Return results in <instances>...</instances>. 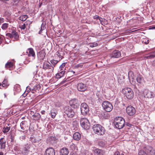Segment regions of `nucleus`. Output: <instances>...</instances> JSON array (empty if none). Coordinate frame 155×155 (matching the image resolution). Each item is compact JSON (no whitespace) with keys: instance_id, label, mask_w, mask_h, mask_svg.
Masks as SVG:
<instances>
[{"instance_id":"nucleus-1","label":"nucleus","mask_w":155,"mask_h":155,"mask_svg":"<svg viewBox=\"0 0 155 155\" xmlns=\"http://www.w3.org/2000/svg\"><path fill=\"white\" fill-rule=\"evenodd\" d=\"M92 129L94 132L99 135H102L104 134L105 130L104 127L99 124L94 125Z\"/></svg>"},{"instance_id":"nucleus-2","label":"nucleus","mask_w":155,"mask_h":155,"mask_svg":"<svg viewBox=\"0 0 155 155\" xmlns=\"http://www.w3.org/2000/svg\"><path fill=\"white\" fill-rule=\"evenodd\" d=\"M122 92L128 99L131 100L134 97V92L130 88L127 87L123 89L122 91Z\"/></svg>"},{"instance_id":"nucleus-3","label":"nucleus","mask_w":155,"mask_h":155,"mask_svg":"<svg viewBox=\"0 0 155 155\" xmlns=\"http://www.w3.org/2000/svg\"><path fill=\"white\" fill-rule=\"evenodd\" d=\"M114 123L116 128L121 129L124 126L125 121L123 118L121 117H118L116 118Z\"/></svg>"},{"instance_id":"nucleus-4","label":"nucleus","mask_w":155,"mask_h":155,"mask_svg":"<svg viewBox=\"0 0 155 155\" xmlns=\"http://www.w3.org/2000/svg\"><path fill=\"white\" fill-rule=\"evenodd\" d=\"M64 113L66 114L67 116L69 118L73 117L75 115L74 112L71 107L67 106L64 108Z\"/></svg>"},{"instance_id":"nucleus-5","label":"nucleus","mask_w":155,"mask_h":155,"mask_svg":"<svg viewBox=\"0 0 155 155\" xmlns=\"http://www.w3.org/2000/svg\"><path fill=\"white\" fill-rule=\"evenodd\" d=\"M80 124L82 127L86 130L89 129L90 124L88 120L86 118H83L80 119Z\"/></svg>"},{"instance_id":"nucleus-6","label":"nucleus","mask_w":155,"mask_h":155,"mask_svg":"<svg viewBox=\"0 0 155 155\" xmlns=\"http://www.w3.org/2000/svg\"><path fill=\"white\" fill-rule=\"evenodd\" d=\"M80 109L81 114L84 116L87 115L89 111V106L86 103L84 102L81 104Z\"/></svg>"},{"instance_id":"nucleus-7","label":"nucleus","mask_w":155,"mask_h":155,"mask_svg":"<svg viewBox=\"0 0 155 155\" xmlns=\"http://www.w3.org/2000/svg\"><path fill=\"white\" fill-rule=\"evenodd\" d=\"M103 109L107 112H110L113 109V106L111 103L108 101H104L102 103Z\"/></svg>"},{"instance_id":"nucleus-8","label":"nucleus","mask_w":155,"mask_h":155,"mask_svg":"<svg viewBox=\"0 0 155 155\" xmlns=\"http://www.w3.org/2000/svg\"><path fill=\"white\" fill-rule=\"evenodd\" d=\"M87 85L82 83H79L77 84V89L79 91H85L87 90Z\"/></svg>"},{"instance_id":"nucleus-9","label":"nucleus","mask_w":155,"mask_h":155,"mask_svg":"<svg viewBox=\"0 0 155 155\" xmlns=\"http://www.w3.org/2000/svg\"><path fill=\"white\" fill-rule=\"evenodd\" d=\"M126 111L127 114L130 116L133 115L136 112L135 108L131 106H128L126 108Z\"/></svg>"},{"instance_id":"nucleus-10","label":"nucleus","mask_w":155,"mask_h":155,"mask_svg":"<svg viewBox=\"0 0 155 155\" xmlns=\"http://www.w3.org/2000/svg\"><path fill=\"white\" fill-rule=\"evenodd\" d=\"M144 95L145 97L148 98H153L155 96L154 93L149 90H146L144 92Z\"/></svg>"},{"instance_id":"nucleus-11","label":"nucleus","mask_w":155,"mask_h":155,"mask_svg":"<svg viewBox=\"0 0 155 155\" xmlns=\"http://www.w3.org/2000/svg\"><path fill=\"white\" fill-rule=\"evenodd\" d=\"M31 87L30 89L32 91H36L39 90L40 89V86L39 84L36 83L35 82L33 81L30 84Z\"/></svg>"},{"instance_id":"nucleus-12","label":"nucleus","mask_w":155,"mask_h":155,"mask_svg":"<svg viewBox=\"0 0 155 155\" xmlns=\"http://www.w3.org/2000/svg\"><path fill=\"white\" fill-rule=\"evenodd\" d=\"M45 55L46 53L45 49H42L37 53L38 58L40 61L43 60L44 59Z\"/></svg>"},{"instance_id":"nucleus-13","label":"nucleus","mask_w":155,"mask_h":155,"mask_svg":"<svg viewBox=\"0 0 155 155\" xmlns=\"http://www.w3.org/2000/svg\"><path fill=\"white\" fill-rule=\"evenodd\" d=\"M30 145L27 143L25 144L22 149V153L24 155H27L29 152Z\"/></svg>"},{"instance_id":"nucleus-14","label":"nucleus","mask_w":155,"mask_h":155,"mask_svg":"<svg viewBox=\"0 0 155 155\" xmlns=\"http://www.w3.org/2000/svg\"><path fill=\"white\" fill-rule=\"evenodd\" d=\"M121 55L120 52L118 50L114 51L110 54V57L111 58H118Z\"/></svg>"},{"instance_id":"nucleus-15","label":"nucleus","mask_w":155,"mask_h":155,"mask_svg":"<svg viewBox=\"0 0 155 155\" xmlns=\"http://www.w3.org/2000/svg\"><path fill=\"white\" fill-rule=\"evenodd\" d=\"M70 105L72 107L75 108L79 105L78 100L76 99H74L69 101Z\"/></svg>"},{"instance_id":"nucleus-16","label":"nucleus","mask_w":155,"mask_h":155,"mask_svg":"<svg viewBox=\"0 0 155 155\" xmlns=\"http://www.w3.org/2000/svg\"><path fill=\"white\" fill-rule=\"evenodd\" d=\"M45 155H55L54 150L52 148H48L45 150Z\"/></svg>"},{"instance_id":"nucleus-17","label":"nucleus","mask_w":155,"mask_h":155,"mask_svg":"<svg viewBox=\"0 0 155 155\" xmlns=\"http://www.w3.org/2000/svg\"><path fill=\"white\" fill-rule=\"evenodd\" d=\"M94 153L97 155H104L105 152L104 150L99 149L98 148H96L93 150Z\"/></svg>"},{"instance_id":"nucleus-18","label":"nucleus","mask_w":155,"mask_h":155,"mask_svg":"<svg viewBox=\"0 0 155 155\" xmlns=\"http://www.w3.org/2000/svg\"><path fill=\"white\" fill-rule=\"evenodd\" d=\"M69 153L68 149L65 147L62 148L60 151V153L61 155H68Z\"/></svg>"},{"instance_id":"nucleus-19","label":"nucleus","mask_w":155,"mask_h":155,"mask_svg":"<svg viewBox=\"0 0 155 155\" xmlns=\"http://www.w3.org/2000/svg\"><path fill=\"white\" fill-rule=\"evenodd\" d=\"M28 52H27V53H28V55L29 57H32L34 59L35 58V54L34 51L33 49L31 48H29L28 49Z\"/></svg>"},{"instance_id":"nucleus-20","label":"nucleus","mask_w":155,"mask_h":155,"mask_svg":"<svg viewBox=\"0 0 155 155\" xmlns=\"http://www.w3.org/2000/svg\"><path fill=\"white\" fill-rule=\"evenodd\" d=\"M4 138H2L0 139V149H5L6 147V141L4 140Z\"/></svg>"},{"instance_id":"nucleus-21","label":"nucleus","mask_w":155,"mask_h":155,"mask_svg":"<svg viewBox=\"0 0 155 155\" xmlns=\"http://www.w3.org/2000/svg\"><path fill=\"white\" fill-rule=\"evenodd\" d=\"M73 138L75 140H79L81 138V135L79 132H76L73 134Z\"/></svg>"},{"instance_id":"nucleus-22","label":"nucleus","mask_w":155,"mask_h":155,"mask_svg":"<svg viewBox=\"0 0 155 155\" xmlns=\"http://www.w3.org/2000/svg\"><path fill=\"white\" fill-rule=\"evenodd\" d=\"M65 71H62L59 73H57L56 76V78H60L62 77L65 73Z\"/></svg>"},{"instance_id":"nucleus-23","label":"nucleus","mask_w":155,"mask_h":155,"mask_svg":"<svg viewBox=\"0 0 155 155\" xmlns=\"http://www.w3.org/2000/svg\"><path fill=\"white\" fill-rule=\"evenodd\" d=\"M2 86L3 87H6L9 85L7 78H5L2 84Z\"/></svg>"},{"instance_id":"nucleus-24","label":"nucleus","mask_w":155,"mask_h":155,"mask_svg":"<svg viewBox=\"0 0 155 155\" xmlns=\"http://www.w3.org/2000/svg\"><path fill=\"white\" fill-rule=\"evenodd\" d=\"M12 38L14 37V38L16 40L18 39L19 38V35L17 32L15 31H13L12 32Z\"/></svg>"},{"instance_id":"nucleus-25","label":"nucleus","mask_w":155,"mask_h":155,"mask_svg":"<svg viewBox=\"0 0 155 155\" xmlns=\"http://www.w3.org/2000/svg\"><path fill=\"white\" fill-rule=\"evenodd\" d=\"M137 81L139 83H141L143 80V77L140 74L138 75L137 77Z\"/></svg>"},{"instance_id":"nucleus-26","label":"nucleus","mask_w":155,"mask_h":155,"mask_svg":"<svg viewBox=\"0 0 155 155\" xmlns=\"http://www.w3.org/2000/svg\"><path fill=\"white\" fill-rule=\"evenodd\" d=\"M33 119L35 120H39L40 119L41 116L40 114L38 113H35L33 115Z\"/></svg>"},{"instance_id":"nucleus-27","label":"nucleus","mask_w":155,"mask_h":155,"mask_svg":"<svg viewBox=\"0 0 155 155\" xmlns=\"http://www.w3.org/2000/svg\"><path fill=\"white\" fill-rule=\"evenodd\" d=\"M28 17L27 15H23L20 16L18 19L23 21H25L26 19L28 18Z\"/></svg>"},{"instance_id":"nucleus-28","label":"nucleus","mask_w":155,"mask_h":155,"mask_svg":"<svg viewBox=\"0 0 155 155\" xmlns=\"http://www.w3.org/2000/svg\"><path fill=\"white\" fill-rule=\"evenodd\" d=\"M128 77L129 80L133 79L134 77V75L133 71H130L128 73Z\"/></svg>"},{"instance_id":"nucleus-29","label":"nucleus","mask_w":155,"mask_h":155,"mask_svg":"<svg viewBox=\"0 0 155 155\" xmlns=\"http://www.w3.org/2000/svg\"><path fill=\"white\" fill-rule=\"evenodd\" d=\"M8 126L5 127L3 128V132L4 133L8 132L10 129V125L8 124Z\"/></svg>"},{"instance_id":"nucleus-30","label":"nucleus","mask_w":155,"mask_h":155,"mask_svg":"<svg viewBox=\"0 0 155 155\" xmlns=\"http://www.w3.org/2000/svg\"><path fill=\"white\" fill-rule=\"evenodd\" d=\"M101 115L102 117L105 119H107L109 117L108 114L105 112H102L101 113Z\"/></svg>"},{"instance_id":"nucleus-31","label":"nucleus","mask_w":155,"mask_h":155,"mask_svg":"<svg viewBox=\"0 0 155 155\" xmlns=\"http://www.w3.org/2000/svg\"><path fill=\"white\" fill-rule=\"evenodd\" d=\"M13 65V63L11 61H8L6 64L5 67L6 68H9L12 67Z\"/></svg>"},{"instance_id":"nucleus-32","label":"nucleus","mask_w":155,"mask_h":155,"mask_svg":"<svg viewBox=\"0 0 155 155\" xmlns=\"http://www.w3.org/2000/svg\"><path fill=\"white\" fill-rule=\"evenodd\" d=\"M70 148L73 151L77 150H78V148L76 145L73 143H72L70 145Z\"/></svg>"},{"instance_id":"nucleus-33","label":"nucleus","mask_w":155,"mask_h":155,"mask_svg":"<svg viewBox=\"0 0 155 155\" xmlns=\"http://www.w3.org/2000/svg\"><path fill=\"white\" fill-rule=\"evenodd\" d=\"M27 122L25 120L22 121L20 124V126L22 130H25V125L26 123Z\"/></svg>"},{"instance_id":"nucleus-34","label":"nucleus","mask_w":155,"mask_h":155,"mask_svg":"<svg viewBox=\"0 0 155 155\" xmlns=\"http://www.w3.org/2000/svg\"><path fill=\"white\" fill-rule=\"evenodd\" d=\"M153 149L150 146H148L145 148V151L148 154L150 151H151V150H152Z\"/></svg>"},{"instance_id":"nucleus-35","label":"nucleus","mask_w":155,"mask_h":155,"mask_svg":"<svg viewBox=\"0 0 155 155\" xmlns=\"http://www.w3.org/2000/svg\"><path fill=\"white\" fill-rule=\"evenodd\" d=\"M28 22V21L25 22V23H24L23 25H19V28H20L21 30H24L26 28V26L28 25V23L27 22Z\"/></svg>"},{"instance_id":"nucleus-36","label":"nucleus","mask_w":155,"mask_h":155,"mask_svg":"<svg viewBox=\"0 0 155 155\" xmlns=\"http://www.w3.org/2000/svg\"><path fill=\"white\" fill-rule=\"evenodd\" d=\"M54 140V138L53 137H50L48 138V141L49 142V143H52Z\"/></svg>"},{"instance_id":"nucleus-37","label":"nucleus","mask_w":155,"mask_h":155,"mask_svg":"<svg viewBox=\"0 0 155 155\" xmlns=\"http://www.w3.org/2000/svg\"><path fill=\"white\" fill-rule=\"evenodd\" d=\"M50 62L51 64H52V66H53L54 67L56 64L58 62V61L54 60H51L50 61Z\"/></svg>"},{"instance_id":"nucleus-38","label":"nucleus","mask_w":155,"mask_h":155,"mask_svg":"<svg viewBox=\"0 0 155 155\" xmlns=\"http://www.w3.org/2000/svg\"><path fill=\"white\" fill-rule=\"evenodd\" d=\"M49 64H48L47 63H44L43 66V68L44 70H46L48 68V67H49Z\"/></svg>"},{"instance_id":"nucleus-39","label":"nucleus","mask_w":155,"mask_h":155,"mask_svg":"<svg viewBox=\"0 0 155 155\" xmlns=\"http://www.w3.org/2000/svg\"><path fill=\"white\" fill-rule=\"evenodd\" d=\"M50 113L51 117L53 118H54L56 115L57 114L56 113V112H53L52 110H51V111Z\"/></svg>"},{"instance_id":"nucleus-40","label":"nucleus","mask_w":155,"mask_h":155,"mask_svg":"<svg viewBox=\"0 0 155 155\" xmlns=\"http://www.w3.org/2000/svg\"><path fill=\"white\" fill-rule=\"evenodd\" d=\"M45 25L42 23L41 25V30L39 31V34H41V33L42 32V31L45 30Z\"/></svg>"},{"instance_id":"nucleus-41","label":"nucleus","mask_w":155,"mask_h":155,"mask_svg":"<svg viewBox=\"0 0 155 155\" xmlns=\"http://www.w3.org/2000/svg\"><path fill=\"white\" fill-rule=\"evenodd\" d=\"M8 24L6 23H4L2 25V29L5 30L8 27Z\"/></svg>"},{"instance_id":"nucleus-42","label":"nucleus","mask_w":155,"mask_h":155,"mask_svg":"<svg viewBox=\"0 0 155 155\" xmlns=\"http://www.w3.org/2000/svg\"><path fill=\"white\" fill-rule=\"evenodd\" d=\"M138 155H147V154L144 151L140 150L139 152Z\"/></svg>"},{"instance_id":"nucleus-43","label":"nucleus","mask_w":155,"mask_h":155,"mask_svg":"<svg viewBox=\"0 0 155 155\" xmlns=\"http://www.w3.org/2000/svg\"><path fill=\"white\" fill-rule=\"evenodd\" d=\"M138 155H147V154L144 151L140 150L139 152Z\"/></svg>"},{"instance_id":"nucleus-44","label":"nucleus","mask_w":155,"mask_h":155,"mask_svg":"<svg viewBox=\"0 0 155 155\" xmlns=\"http://www.w3.org/2000/svg\"><path fill=\"white\" fill-rule=\"evenodd\" d=\"M138 155H147V154L144 151L140 150L139 152Z\"/></svg>"},{"instance_id":"nucleus-45","label":"nucleus","mask_w":155,"mask_h":155,"mask_svg":"<svg viewBox=\"0 0 155 155\" xmlns=\"http://www.w3.org/2000/svg\"><path fill=\"white\" fill-rule=\"evenodd\" d=\"M65 64L63 63L60 67V69L61 70L64 71L65 69Z\"/></svg>"},{"instance_id":"nucleus-46","label":"nucleus","mask_w":155,"mask_h":155,"mask_svg":"<svg viewBox=\"0 0 155 155\" xmlns=\"http://www.w3.org/2000/svg\"><path fill=\"white\" fill-rule=\"evenodd\" d=\"M83 66V64L82 63H80L75 65L74 68H82Z\"/></svg>"},{"instance_id":"nucleus-47","label":"nucleus","mask_w":155,"mask_h":155,"mask_svg":"<svg viewBox=\"0 0 155 155\" xmlns=\"http://www.w3.org/2000/svg\"><path fill=\"white\" fill-rule=\"evenodd\" d=\"M5 39V38L4 36L2 35H0V44Z\"/></svg>"},{"instance_id":"nucleus-48","label":"nucleus","mask_w":155,"mask_h":155,"mask_svg":"<svg viewBox=\"0 0 155 155\" xmlns=\"http://www.w3.org/2000/svg\"><path fill=\"white\" fill-rule=\"evenodd\" d=\"M48 68L50 70V72H53V71L54 67H53V66L51 65V64L50 65L49 64V67Z\"/></svg>"},{"instance_id":"nucleus-49","label":"nucleus","mask_w":155,"mask_h":155,"mask_svg":"<svg viewBox=\"0 0 155 155\" xmlns=\"http://www.w3.org/2000/svg\"><path fill=\"white\" fill-rule=\"evenodd\" d=\"M6 35L7 37V38H8V37L11 38H12V33H7L6 34ZM6 38H7V37H6Z\"/></svg>"},{"instance_id":"nucleus-50","label":"nucleus","mask_w":155,"mask_h":155,"mask_svg":"<svg viewBox=\"0 0 155 155\" xmlns=\"http://www.w3.org/2000/svg\"><path fill=\"white\" fill-rule=\"evenodd\" d=\"M145 58H146L147 59H151V58H154V55L151 54V55H148V56H145Z\"/></svg>"},{"instance_id":"nucleus-51","label":"nucleus","mask_w":155,"mask_h":155,"mask_svg":"<svg viewBox=\"0 0 155 155\" xmlns=\"http://www.w3.org/2000/svg\"><path fill=\"white\" fill-rule=\"evenodd\" d=\"M148 154L149 155H155V150L153 149Z\"/></svg>"},{"instance_id":"nucleus-52","label":"nucleus","mask_w":155,"mask_h":155,"mask_svg":"<svg viewBox=\"0 0 155 155\" xmlns=\"http://www.w3.org/2000/svg\"><path fill=\"white\" fill-rule=\"evenodd\" d=\"M69 155H78L76 151H73L71 152Z\"/></svg>"},{"instance_id":"nucleus-53","label":"nucleus","mask_w":155,"mask_h":155,"mask_svg":"<svg viewBox=\"0 0 155 155\" xmlns=\"http://www.w3.org/2000/svg\"><path fill=\"white\" fill-rule=\"evenodd\" d=\"M98 45L97 43L94 42L91 44L90 46L91 47H94L97 46Z\"/></svg>"},{"instance_id":"nucleus-54","label":"nucleus","mask_w":155,"mask_h":155,"mask_svg":"<svg viewBox=\"0 0 155 155\" xmlns=\"http://www.w3.org/2000/svg\"><path fill=\"white\" fill-rule=\"evenodd\" d=\"M114 155H124V154L121 153L120 154V153L118 151L116 152L114 154Z\"/></svg>"},{"instance_id":"nucleus-55","label":"nucleus","mask_w":155,"mask_h":155,"mask_svg":"<svg viewBox=\"0 0 155 155\" xmlns=\"http://www.w3.org/2000/svg\"><path fill=\"white\" fill-rule=\"evenodd\" d=\"M69 80V78H67V79H66L65 80V79H64L63 81H61V84H63V83H65V82L68 81Z\"/></svg>"},{"instance_id":"nucleus-56","label":"nucleus","mask_w":155,"mask_h":155,"mask_svg":"<svg viewBox=\"0 0 155 155\" xmlns=\"http://www.w3.org/2000/svg\"><path fill=\"white\" fill-rule=\"evenodd\" d=\"M4 22V19L0 17V25Z\"/></svg>"},{"instance_id":"nucleus-57","label":"nucleus","mask_w":155,"mask_h":155,"mask_svg":"<svg viewBox=\"0 0 155 155\" xmlns=\"http://www.w3.org/2000/svg\"><path fill=\"white\" fill-rule=\"evenodd\" d=\"M56 54L59 57H61V55L59 52L57 51L56 53Z\"/></svg>"},{"instance_id":"nucleus-58","label":"nucleus","mask_w":155,"mask_h":155,"mask_svg":"<svg viewBox=\"0 0 155 155\" xmlns=\"http://www.w3.org/2000/svg\"><path fill=\"white\" fill-rule=\"evenodd\" d=\"M99 18V17L97 15H95L94 17V19H98Z\"/></svg>"},{"instance_id":"nucleus-59","label":"nucleus","mask_w":155,"mask_h":155,"mask_svg":"<svg viewBox=\"0 0 155 155\" xmlns=\"http://www.w3.org/2000/svg\"><path fill=\"white\" fill-rule=\"evenodd\" d=\"M102 143H103V142H99V145H100V146H101L102 147H103L104 146V144H103Z\"/></svg>"},{"instance_id":"nucleus-60","label":"nucleus","mask_w":155,"mask_h":155,"mask_svg":"<svg viewBox=\"0 0 155 155\" xmlns=\"http://www.w3.org/2000/svg\"><path fill=\"white\" fill-rule=\"evenodd\" d=\"M152 64L153 66H155V60L152 61Z\"/></svg>"},{"instance_id":"nucleus-61","label":"nucleus","mask_w":155,"mask_h":155,"mask_svg":"<svg viewBox=\"0 0 155 155\" xmlns=\"http://www.w3.org/2000/svg\"><path fill=\"white\" fill-rule=\"evenodd\" d=\"M126 125L129 127H130L132 126V125L131 124H129L128 123H127L126 124Z\"/></svg>"},{"instance_id":"nucleus-62","label":"nucleus","mask_w":155,"mask_h":155,"mask_svg":"<svg viewBox=\"0 0 155 155\" xmlns=\"http://www.w3.org/2000/svg\"><path fill=\"white\" fill-rule=\"evenodd\" d=\"M41 113L42 114H45V111L44 110H42L41 112Z\"/></svg>"},{"instance_id":"nucleus-63","label":"nucleus","mask_w":155,"mask_h":155,"mask_svg":"<svg viewBox=\"0 0 155 155\" xmlns=\"http://www.w3.org/2000/svg\"><path fill=\"white\" fill-rule=\"evenodd\" d=\"M33 142L34 143H36L37 140L36 139H34L33 140H32Z\"/></svg>"},{"instance_id":"nucleus-64","label":"nucleus","mask_w":155,"mask_h":155,"mask_svg":"<svg viewBox=\"0 0 155 155\" xmlns=\"http://www.w3.org/2000/svg\"><path fill=\"white\" fill-rule=\"evenodd\" d=\"M150 29H155V26H152L150 27Z\"/></svg>"}]
</instances>
